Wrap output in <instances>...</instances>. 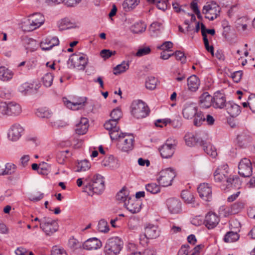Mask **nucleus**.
Wrapping results in <instances>:
<instances>
[{"instance_id":"nucleus-1","label":"nucleus","mask_w":255,"mask_h":255,"mask_svg":"<svg viewBox=\"0 0 255 255\" xmlns=\"http://www.w3.org/2000/svg\"><path fill=\"white\" fill-rule=\"evenodd\" d=\"M104 189V177L99 174H96L92 177L91 181L84 186L83 191L87 192L89 195H92L93 193L101 194Z\"/></svg>"},{"instance_id":"nucleus-2","label":"nucleus","mask_w":255,"mask_h":255,"mask_svg":"<svg viewBox=\"0 0 255 255\" xmlns=\"http://www.w3.org/2000/svg\"><path fill=\"white\" fill-rule=\"evenodd\" d=\"M44 22V16L40 13H33L23 22L22 28L25 31H31L39 27Z\"/></svg>"},{"instance_id":"nucleus-3","label":"nucleus","mask_w":255,"mask_h":255,"mask_svg":"<svg viewBox=\"0 0 255 255\" xmlns=\"http://www.w3.org/2000/svg\"><path fill=\"white\" fill-rule=\"evenodd\" d=\"M123 247V242L118 237H113L109 239L105 246L104 252L109 255H117Z\"/></svg>"},{"instance_id":"nucleus-4","label":"nucleus","mask_w":255,"mask_h":255,"mask_svg":"<svg viewBox=\"0 0 255 255\" xmlns=\"http://www.w3.org/2000/svg\"><path fill=\"white\" fill-rule=\"evenodd\" d=\"M131 114L137 119L146 117L149 113V109L146 104L141 100L133 101L131 106Z\"/></svg>"},{"instance_id":"nucleus-5","label":"nucleus","mask_w":255,"mask_h":255,"mask_svg":"<svg viewBox=\"0 0 255 255\" xmlns=\"http://www.w3.org/2000/svg\"><path fill=\"white\" fill-rule=\"evenodd\" d=\"M40 228L47 236H51L57 231L58 225L56 220L44 217L40 221Z\"/></svg>"},{"instance_id":"nucleus-6","label":"nucleus","mask_w":255,"mask_h":255,"mask_svg":"<svg viewBox=\"0 0 255 255\" xmlns=\"http://www.w3.org/2000/svg\"><path fill=\"white\" fill-rule=\"evenodd\" d=\"M134 138L132 134L123 133V137L117 141V146L123 152H128L133 148Z\"/></svg>"},{"instance_id":"nucleus-7","label":"nucleus","mask_w":255,"mask_h":255,"mask_svg":"<svg viewBox=\"0 0 255 255\" xmlns=\"http://www.w3.org/2000/svg\"><path fill=\"white\" fill-rule=\"evenodd\" d=\"M175 176V172L173 169L166 168L160 172L157 181L162 186L167 187L172 184V181Z\"/></svg>"},{"instance_id":"nucleus-8","label":"nucleus","mask_w":255,"mask_h":255,"mask_svg":"<svg viewBox=\"0 0 255 255\" xmlns=\"http://www.w3.org/2000/svg\"><path fill=\"white\" fill-rule=\"evenodd\" d=\"M220 6L215 2L207 3L203 8L202 12L205 14V17L210 20L216 19L220 12Z\"/></svg>"},{"instance_id":"nucleus-9","label":"nucleus","mask_w":255,"mask_h":255,"mask_svg":"<svg viewBox=\"0 0 255 255\" xmlns=\"http://www.w3.org/2000/svg\"><path fill=\"white\" fill-rule=\"evenodd\" d=\"M87 98L85 97H79L73 98L72 101L64 98L63 101L64 105L72 110H78L84 108L87 103Z\"/></svg>"},{"instance_id":"nucleus-10","label":"nucleus","mask_w":255,"mask_h":255,"mask_svg":"<svg viewBox=\"0 0 255 255\" xmlns=\"http://www.w3.org/2000/svg\"><path fill=\"white\" fill-rule=\"evenodd\" d=\"M229 169L227 164L221 165L218 167L214 173V180L216 182L225 181L230 177Z\"/></svg>"},{"instance_id":"nucleus-11","label":"nucleus","mask_w":255,"mask_h":255,"mask_svg":"<svg viewBox=\"0 0 255 255\" xmlns=\"http://www.w3.org/2000/svg\"><path fill=\"white\" fill-rule=\"evenodd\" d=\"M238 169L239 174L243 177H250L252 174V164L250 160L247 158H243L240 161Z\"/></svg>"},{"instance_id":"nucleus-12","label":"nucleus","mask_w":255,"mask_h":255,"mask_svg":"<svg viewBox=\"0 0 255 255\" xmlns=\"http://www.w3.org/2000/svg\"><path fill=\"white\" fill-rule=\"evenodd\" d=\"M168 140L159 149L161 156L164 158H169L173 155L177 142L174 140L173 143H169Z\"/></svg>"},{"instance_id":"nucleus-13","label":"nucleus","mask_w":255,"mask_h":255,"mask_svg":"<svg viewBox=\"0 0 255 255\" xmlns=\"http://www.w3.org/2000/svg\"><path fill=\"white\" fill-rule=\"evenodd\" d=\"M200 197L206 201H209L212 197V188L208 183L200 184L197 188Z\"/></svg>"},{"instance_id":"nucleus-14","label":"nucleus","mask_w":255,"mask_h":255,"mask_svg":"<svg viewBox=\"0 0 255 255\" xmlns=\"http://www.w3.org/2000/svg\"><path fill=\"white\" fill-rule=\"evenodd\" d=\"M24 129L19 124H14L10 128L8 137L12 141L17 140L21 136Z\"/></svg>"},{"instance_id":"nucleus-15","label":"nucleus","mask_w":255,"mask_h":255,"mask_svg":"<svg viewBox=\"0 0 255 255\" xmlns=\"http://www.w3.org/2000/svg\"><path fill=\"white\" fill-rule=\"evenodd\" d=\"M83 249L87 250H96L101 248L102 242L97 238H92L86 240L82 245Z\"/></svg>"},{"instance_id":"nucleus-16","label":"nucleus","mask_w":255,"mask_h":255,"mask_svg":"<svg viewBox=\"0 0 255 255\" xmlns=\"http://www.w3.org/2000/svg\"><path fill=\"white\" fill-rule=\"evenodd\" d=\"M237 142L241 147H246L252 141V136L248 131H243L237 136Z\"/></svg>"},{"instance_id":"nucleus-17","label":"nucleus","mask_w":255,"mask_h":255,"mask_svg":"<svg viewBox=\"0 0 255 255\" xmlns=\"http://www.w3.org/2000/svg\"><path fill=\"white\" fill-rule=\"evenodd\" d=\"M124 206L131 213L135 214L139 212L141 209V203L138 200L128 198Z\"/></svg>"},{"instance_id":"nucleus-18","label":"nucleus","mask_w":255,"mask_h":255,"mask_svg":"<svg viewBox=\"0 0 255 255\" xmlns=\"http://www.w3.org/2000/svg\"><path fill=\"white\" fill-rule=\"evenodd\" d=\"M197 108L194 103H186L183 109L182 114L186 119H192L196 115Z\"/></svg>"},{"instance_id":"nucleus-19","label":"nucleus","mask_w":255,"mask_h":255,"mask_svg":"<svg viewBox=\"0 0 255 255\" xmlns=\"http://www.w3.org/2000/svg\"><path fill=\"white\" fill-rule=\"evenodd\" d=\"M166 204L171 213L177 214L181 211V204L177 199L174 198H170L167 200Z\"/></svg>"},{"instance_id":"nucleus-20","label":"nucleus","mask_w":255,"mask_h":255,"mask_svg":"<svg viewBox=\"0 0 255 255\" xmlns=\"http://www.w3.org/2000/svg\"><path fill=\"white\" fill-rule=\"evenodd\" d=\"M226 99L224 94L220 92L215 93L213 98V106L215 108L222 109L226 107Z\"/></svg>"},{"instance_id":"nucleus-21","label":"nucleus","mask_w":255,"mask_h":255,"mask_svg":"<svg viewBox=\"0 0 255 255\" xmlns=\"http://www.w3.org/2000/svg\"><path fill=\"white\" fill-rule=\"evenodd\" d=\"M220 220L218 216L213 213H209L205 217L204 223L209 229L215 228L219 223Z\"/></svg>"},{"instance_id":"nucleus-22","label":"nucleus","mask_w":255,"mask_h":255,"mask_svg":"<svg viewBox=\"0 0 255 255\" xmlns=\"http://www.w3.org/2000/svg\"><path fill=\"white\" fill-rule=\"evenodd\" d=\"M159 236L157 227L153 225H148L144 229L143 236L147 239H156Z\"/></svg>"},{"instance_id":"nucleus-23","label":"nucleus","mask_w":255,"mask_h":255,"mask_svg":"<svg viewBox=\"0 0 255 255\" xmlns=\"http://www.w3.org/2000/svg\"><path fill=\"white\" fill-rule=\"evenodd\" d=\"M59 44V40L57 37H54L51 39L46 38L42 40L40 46L42 50H49L53 47Z\"/></svg>"},{"instance_id":"nucleus-24","label":"nucleus","mask_w":255,"mask_h":255,"mask_svg":"<svg viewBox=\"0 0 255 255\" xmlns=\"http://www.w3.org/2000/svg\"><path fill=\"white\" fill-rule=\"evenodd\" d=\"M89 127V121L86 118H82L80 122L76 125L75 131L78 134H84L86 133Z\"/></svg>"},{"instance_id":"nucleus-25","label":"nucleus","mask_w":255,"mask_h":255,"mask_svg":"<svg viewBox=\"0 0 255 255\" xmlns=\"http://www.w3.org/2000/svg\"><path fill=\"white\" fill-rule=\"evenodd\" d=\"M199 104L202 108H209L213 104V98L208 92L203 93L199 98Z\"/></svg>"},{"instance_id":"nucleus-26","label":"nucleus","mask_w":255,"mask_h":255,"mask_svg":"<svg viewBox=\"0 0 255 255\" xmlns=\"http://www.w3.org/2000/svg\"><path fill=\"white\" fill-rule=\"evenodd\" d=\"M226 108L228 113L232 117L238 116L241 112V107L233 102L227 103Z\"/></svg>"},{"instance_id":"nucleus-27","label":"nucleus","mask_w":255,"mask_h":255,"mask_svg":"<svg viewBox=\"0 0 255 255\" xmlns=\"http://www.w3.org/2000/svg\"><path fill=\"white\" fill-rule=\"evenodd\" d=\"M102 165L105 167H108L111 169L117 168L119 166L118 160L113 155L106 157L102 161Z\"/></svg>"},{"instance_id":"nucleus-28","label":"nucleus","mask_w":255,"mask_h":255,"mask_svg":"<svg viewBox=\"0 0 255 255\" xmlns=\"http://www.w3.org/2000/svg\"><path fill=\"white\" fill-rule=\"evenodd\" d=\"M184 138L186 144L189 146H194L196 144L201 145L203 142V140L197 138L196 135H195L192 133H187Z\"/></svg>"},{"instance_id":"nucleus-29","label":"nucleus","mask_w":255,"mask_h":255,"mask_svg":"<svg viewBox=\"0 0 255 255\" xmlns=\"http://www.w3.org/2000/svg\"><path fill=\"white\" fill-rule=\"evenodd\" d=\"M246 203L242 201L235 202L227 209L228 212L231 214H236L241 212L245 207Z\"/></svg>"},{"instance_id":"nucleus-30","label":"nucleus","mask_w":255,"mask_h":255,"mask_svg":"<svg viewBox=\"0 0 255 255\" xmlns=\"http://www.w3.org/2000/svg\"><path fill=\"white\" fill-rule=\"evenodd\" d=\"M235 27L239 31H244L248 27L249 20L247 17H241L235 21Z\"/></svg>"},{"instance_id":"nucleus-31","label":"nucleus","mask_w":255,"mask_h":255,"mask_svg":"<svg viewBox=\"0 0 255 255\" xmlns=\"http://www.w3.org/2000/svg\"><path fill=\"white\" fill-rule=\"evenodd\" d=\"M199 85V79L196 75H192L187 79L188 88L191 91H196L198 89Z\"/></svg>"},{"instance_id":"nucleus-32","label":"nucleus","mask_w":255,"mask_h":255,"mask_svg":"<svg viewBox=\"0 0 255 255\" xmlns=\"http://www.w3.org/2000/svg\"><path fill=\"white\" fill-rule=\"evenodd\" d=\"M226 183V186L228 187H231L239 189L241 186V182L237 176L230 175L229 178H227Z\"/></svg>"},{"instance_id":"nucleus-33","label":"nucleus","mask_w":255,"mask_h":255,"mask_svg":"<svg viewBox=\"0 0 255 255\" xmlns=\"http://www.w3.org/2000/svg\"><path fill=\"white\" fill-rule=\"evenodd\" d=\"M21 112L20 105L14 102H10L8 104L7 115L10 116H16Z\"/></svg>"},{"instance_id":"nucleus-34","label":"nucleus","mask_w":255,"mask_h":255,"mask_svg":"<svg viewBox=\"0 0 255 255\" xmlns=\"http://www.w3.org/2000/svg\"><path fill=\"white\" fill-rule=\"evenodd\" d=\"M139 1V0H125L122 3L123 8L125 11H130L135 8Z\"/></svg>"},{"instance_id":"nucleus-35","label":"nucleus","mask_w":255,"mask_h":255,"mask_svg":"<svg viewBox=\"0 0 255 255\" xmlns=\"http://www.w3.org/2000/svg\"><path fill=\"white\" fill-rule=\"evenodd\" d=\"M58 27L60 30H63L76 27L75 23L71 22L68 18L62 19L58 22Z\"/></svg>"},{"instance_id":"nucleus-36","label":"nucleus","mask_w":255,"mask_h":255,"mask_svg":"<svg viewBox=\"0 0 255 255\" xmlns=\"http://www.w3.org/2000/svg\"><path fill=\"white\" fill-rule=\"evenodd\" d=\"M13 73L11 71L5 67H0V79L3 81H6L11 79Z\"/></svg>"},{"instance_id":"nucleus-37","label":"nucleus","mask_w":255,"mask_h":255,"mask_svg":"<svg viewBox=\"0 0 255 255\" xmlns=\"http://www.w3.org/2000/svg\"><path fill=\"white\" fill-rule=\"evenodd\" d=\"M201 29L202 35L203 37V41L204 43V45L206 48V49L209 52L211 53L212 56H214V47L213 46H210L209 44V41L207 39V34H205V25L203 23H201Z\"/></svg>"},{"instance_id":"nucleus-38","label":"nucleus","mask_w":255,"mask_h":255,"mask_svg":"<svg viewBox=\"0 0 255 255\" xmlns=\"http://www.w3.org/2000/svg\"><path fill=\"white\" fill-rule=\"evenodd\" d=\"M203 147L204 150L209 155L214 158L217 155V153L215 148L211 144H208L203 141L202 145Z\"/></svg>"},{"instance_id":"nucleus-39","label":"nucleus","mask_w":255,"mask_h":255,"mask_svg":"<svg viewBox=\"0 0 255 255\" xmlns=\"http://www.w3.org/2000/svg\"><path fill=\"white\" fill-rule=\"evenodd\" d=\"M16 166L13 163H7L5 165L4 168L0 171V175H8L13 173L16 170Z\"/></svg>"},{"instance_id":"nucleus-40","label":"nucleus","mask_w":255,"mask_h":255,"mask_svg":"<svg viewBox=\"0 0 255 255\" xmlns=\"http://www.w3.org/2000/svg\"><path fill=\"white\" fill-rule=\"evenodd\" d=\"M239 239V235L237 232H229L225 235L224 241L226 243H232L237 241Z\"/></svg>"},{"instance_id":"nucleus-41","label":"nucleus","mask_w":255,"mask_h":255,"mask_svg":"<svg viewBox=\"0 0 255 255\" xmlns=\"http://www.w3.org/2000/svg\"><path fill=\"white\" fill-rule=\"evenodd\" d=\"M146 28V24L142 22L135 23L131 27V30L134 33H141L144 32Z\"/></svg>"},{"instance_id":"nucleus-42","label":"nucleus","mask_w":255,"mask_h":255,"mask_svg":"<svg viewBox=\"0 0 255 255\" xmlns=\"http://www.w3.org/2000/svg\"><path fill=\"white\" fill-rule=\"evenodd\" d=\"M157 79L153 76H149L145 81V87L150 90H153L156 87Z\"/></svg>"},{"instance_id":"nucleus-43","label":"nucleus","mask_w":255,"mask_h":255,"mask_svg":"<svg viewBox=\"0 0 255 255\" xmlns=\"http://www.w3.org/2000/svg\"><path fill=\"white\" fill-rule=\"evenodd\" d=\"M91 167V164L87 160H81L78 162L77 166V172L86 171Z\"/></svg>"},{"instance_id":"nucleus-44","label":"nucleus","mask_w":255,"mask_h":255,"mask_svg":"<svg viewBox=\"0 0 255 255\" xmlns=\"http://www.w3.org/2000/svg\"><path fill=\"white\" fill-rule=\"evenodd\" d=\"M181 196L187 204H192L195 201L193 194L188 191H183Z\"/></svg>"},{"instance_id":"nucleus-45","label":"nucleus","mask_w":255,"mask_h":255,"mask_svg":"<svg viewBox=\"0 0 255 255\" xmlns=\"http://www.w3.org/2000/svg\"><path fill=\"white\" fill-rule=\"evenodd\" d=\"M129 68L128 62H123L121 64L117 65L114 68V74L118 75L125 72Z\"/></svg>"},{"instance_id":"nucleus-46","label":"nucleus","mask_w":255,"mask_h":255,"mask_svg":"<svg viewBox=\"0 0 255 255\" xmlns=\"http://www.w3.org/2000/svg\"><path fill=\"white\" fill-rule=\"evenodd\" d=\"M116 198L121 202L124 203L125 204L126 202H128V198H131L128 196V191L122 190L117 194Z\"/></svg>"},{"instance_id":"nucleus-47","label":"nucleus","mask_w":255,"mask_h":255,"mask_svg":"<svg viewBox=\"0 0 255 255\" xmlns=\"http://www.w3.org/2000/svg\"><path fill=\"white\" fill-rule=\"evenodd\" d=\"M146 190L152 194H157L160 191V187L156 183H149L145 186Z\"/></svg>"},{"instance_id":"nucleus-48","label":"nucleus","mask_w":255,"mask_h":255,"mask_svg":"<svg viewBox=\"0 0 255 255\" xmlns=\"http://www.w3.org/2000/svg\"><path fill=\"white\" fill-rule=\"evenodd\" d=\"M98 230L99 232L102 233L108 232L110 228L108 222L104 219L101 220L98 225Z\"/></svg>"},{"instance_id":"nucleus-49","label":"nucleus","mask_w":255,"mask_h":255,"mask_svg":"<svg viewBox=\"0 0 255 255\" xmlns=\"http://www.w3.org/2000/svg\"><path fill=\"white\" fill-rule=\"evenodd\" d=\"M53 80V76L50 73L45 74L42 78L43 85L46 87L51 86Z\"/></svg>"},{"instance_id":"nucleus-50","label":"nucleus","mask_w":255,"mask_h":255,"mask_svg":"<svg viewBox=\"0 0 255 255\" xmlns=\"http://www.w3.org/2000/svg\"><path fill=\"white\" fill-rule=\"evenodd\" d=\"M123 133L120 131L119 128H115L114 129L109 131L111 139L117 140L118 141L121 137H123Z\"/></svg>"},{"instance_id":"nucleus-51","label":"nucleus","mask_w":255,"mask_h":255,"mask_svg":"<svg viewBox=\"0 0 255 255\" xmlns=\"http://www.w3.org/2000/svg\"><path fill=\"white\" fill-rule=\"evenodd\" d=\"M204 246L202 244L196 246L192 251L188 250V254L187 255H200L203 251Z\"/></svg>"},{"instance_id":"nucleus-52","label":"nucleus","mask_w":255,"mask_h":255,"mask_svg":"<svg viewBox=\"0 0 255 255\" xmlns=\"http://www.w3.org/2000/svg\"><path fill=\"white\" fill-rule=\"evenodd\" d=\"M117 121L110 119L106 122V123L104 124V127L109 131H112L115 129V128H118L117 127Z\"/></svg>"},{"instance_id":"nucleus-53","label":"nucleus","mask_w":255,"mask_h":255,"mask_svg":"<svg viewBox=\"0 0 255 255\" xmlns=\"http://www.w3.org/2000/svg\"><path fill=\"white\" fill-rule=\"evenodd\" d=\"M77 60L79 62V66L80 69H84L87 65L88 58L86 55H82L77 58Z\"/></svg>"},{"instance_id":"nucleus-54","label":"nucleus","mask_w":255,"mask_h":255,"mask_svg":"<svg viewBox=\"0 0 255 255\" xmlns=\"http://www.w3.org/2000/svg\"><path fill=\"white\" fill-rule=\"evenodd\" d=\"M37 116L41 118H50L52 116V113L48 110L43 109L38 110L36 112Z\"/></svg>"},{"instance_id":"nucleus-55","label":"nucleus","mask_w":255,"mask_h":255,"mask_svg":"<svg viewBox=\"0 0 255 255\" xmlns=\"http://www.w3.org/2000/svg\"><path fill=\"white\" fill-rule=\"evenodd\" d=\"M122 111L118 108L113 110L111 113V119L117 122L122 117Z\"/></svg>"},{"instance_id":"nucleus-56","label":"nucleus","mask_w":255,"mask_h":255,"mask_svg":"<svg viewBox=\"0 0 255 255\" xmlns=\"http://www.w3.org/2000/svg\"><path fill=\"white\" fill-rule=\"evenodd\" d=\"M151 49L149 47H144L139 49L135 54L137 57H141L150 53Z\"/></svg>"},{"instance_id":"nucleus-57","label":"nucleus","mask_w":255,"mask_h":255,"mask_svg":"<svg viewBox=\"0 0 255 255\" xmlns=\"http://www.w3.org/2000/svg\"><path fill=\"white\" fill-rule=\"evenodd\" d=\"M172 56L174 55L177 60L181 61L182 63L186 62V57L184 53L180 51H176L172 54Z\"/></svg>"},{"instance_id":"nucleus-58","label":"nucleus","mask_w":255,"mask_h":255,"mask_svg":"<svg viewBox=\"0 0 255 255\" xmlns=\"http://www.w3.org/2000/svg\"><path fill=\"white\" fill-rule=\"evenodd\" d=\"M69 247L73 250H76L81 248V244L80 243L78 240L75 239H70L69 241Z\"/></svg>"},{"instance_id":"nucleus-59","label":"nucleus","mask_w":255,"mask_h":255,"mask_svg":"<svg viewBox=\"0 0 255 255\" xmlns=\"http://www.w3.org/2000/svg\"><path fill=\"white\" fill-rule=\"evenodd\" d=\"M173 45L171 41H165L161 45L157 46V48L163 51H169L173 47Z\"/></svg>"},{"instance_id":"nucleus-60","label":"nucleus","mask_w":255,"mask_h":255,"mask_svg":"<svg viewBox=\"0 0 255 255\" xmlns=\"http://www.w3.org/2000/svg\"><path fill=\"white\" fill-rule=\"evenodd\" d=\"M115 53V51H112L108 49H103L101 51L100 55L104 59H108Z\"/></svg>"},{"instance_id":"nucleus-61","label":"nucleus","mask_w":255,"mask_h":255,"mask_svg":"<svg viewBox=\"0 0 255 255\" xmlns=\"http://www.w3.org/2000/svg\"><path fill=\"white\" fill-rule=\"evenodd\" d=\"M33 87V85L32 84L25 83L19 87V90L22 93L25 92V93H26L31 91Z\"/></svg>"},{"instance_id":"nucleus-62","label":"nucleus","mask_w":255,"mask_h":255,"mask_svg":"<svg viewBox=\"0 0 255 255\" xmlns=\"http://www.w3.org/2000/svg\"><path fill=\"white\" fill-rule=\"evenodd\" d=\"M8 104L5 102H0V116L7 115Z\"/></svg>"},{"instance_id":"nucleus-63","label":"nucleus","mask_w":255,"mask_h":255,"mask_svg":"<svg viewBox=\"0 0 255 255\" xmlns=\"http://www.w3.org/2000/svg\"><path fill=\"white\" fill-rule=\"evenodd\" d=\"M243 75L242 71H238L234 72L232 74V78L234 81L236 83H238L240 81Z\"/></svg>"},{"instance_id":"nucleus-64","label":"nucleus","mask_w":255,"mask_h":255,"mask_svg":"<svg viewBox=\"0 0 255 255\" xmlns=\"http://www.w3.org/2000/svg\"><path fill=\"white\" fill-rule=\"evenodd\" d=\"M51 255H67L66 251L63 249L53 248Z\"/></svg>"}]
</instances>
